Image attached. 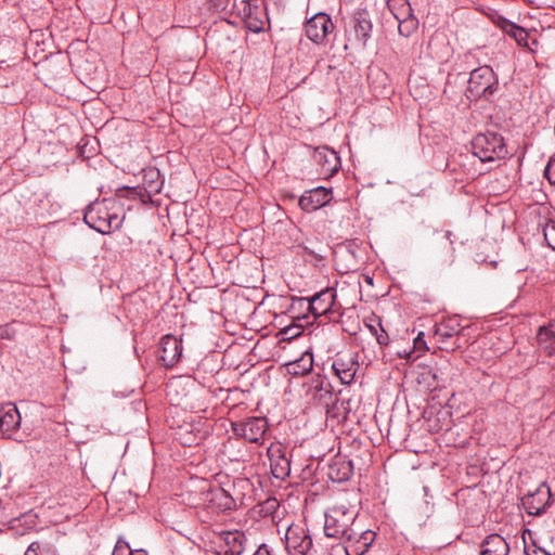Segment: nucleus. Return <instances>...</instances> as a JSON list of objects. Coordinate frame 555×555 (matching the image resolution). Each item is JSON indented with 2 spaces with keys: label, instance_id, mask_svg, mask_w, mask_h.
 Segmentation results:
<instances>
[{
  "label": "nucleus",
  "instance_id": "obj_1",
  "mask_svg": "<svg viewBox=\"0 0 555 555\" xmlns=\"http://www.w3.org/2000/svg\"><path fill=\"white\" fill-rule=\"evenodd\" d=\"M122 219L116 209V203L111 199L91 204L83 216L85 222L102 234L118 230L121 227Z\"/></svg>",
  "mask_w": 555,
  "mask_h": 555
},
{
  "label": "nucleus",
  "instance_id": "obj_2",
  "mask_svg": "<svg viewBox=\"0 0 555 555\" xmlns=\"http://www.w3.org/2000/svg\"><path fill=\"white\" fill-rule=\"evenodd\" d=\"M358 513L345 505H335L325 513L324 533L327 538L341 541L357 524Z\"/></svg>",
  "mask_w": 555,
  "mask_h": 555
},
{
  "label": "nucleus",
  "instance_id": "obj_3",
  "mask_svg": "<svg viewBox=\"0 0 555 555\" xmlns=\"http://www.w3.org/2000/svg\"><path fill=\"white\" fill-rule=\"evenodd\" d=\"M472 151L482 163L501 160L508 154L504 138L490 131L474 137Z\"/></svg>",
  "mask_w": 555,
  "mask_h": 555
},
{
  "label": "nucleus",
  "instance_id": "obj_4",
  "mask_svg": "<svg viewBox=\"0 0 555 555\" xmlns=\"http://www.w3.org/2000/svg\"><path fill=\"white\" fill-rule=\"evenodd\" d=\"M499 87V81L493 69L488 66H480L472 70L467 92L473 99H489Z\"/></svg>",
  "mask_w": 555,
  "mask_h": 555
},
{
  "label": "nucleus",
  "instance_id": "obj_5",
  "mask_svg": "<svg viewBox=\"0 0 555 555\" xmlns=\"http://www.w3.org/2000/svg\"><path fill=\"white\" fill-rule=\"evenodd\" d=\"M284 543L288 555H308L313 547L309 530L298 524H292L287 527Z\"/></svg>",
  "mask_w": 555,
  "mask_h": 555
},
{
  "label": "nucleus",
  "instance_id": "obj_6",
  "mask_svg": "<svg viewBox=\"0 0 555 555\" xmlns=\"http://www.w3.org/2000/svg\"><path fill=\"white\" fill-rule=\"evenodd\" d=\"M376 533L373 530H363L357 525L352 532H349L340 542L344 545L346 555H363L375 541Z\"/></svg>",
  "mask_w": 555,
  "mask_h": 555
},
{
  "label": "nucleus",
  "instance_id": "obj_7",
  "mask_svg": "<svg viewBox=\"0 0 555 555\" xmlns=\"http://www.w3.org/2000/svg\"><path fill=\"white\" fill-rule=\"evenodd\" d=\"M247 545L243 531H223L218 535L215 555H242Z\"/></svg>",
  "mask_w": 555,
  "mask_h": 555
},
{
  "label": "nucleus",
  "instance_id": "obj_8",
  "mask_svg": "<svg viewBox=\"0 0 555 555\" xmlns=\"http://www.w3.org/2000/svg\"><path fill=\"white\" fill-rule=\"evenodd\" d=\"M335 26L332 18L326 13H317L305 24L306 36L312 42L321 44L326 37L333 33Z\"/></svg>",
  "mask_w": 555,
  "mask_h": 555
},
{
  "label": "nucleus",
  "instance_id": "obj_9",
  "mask_svg": "<svg viewBox=\"0 0 555 555\" xmlns=\"http://www.w3.org/2000/svg\"><path fill=\"white\" fill-rule=\"evenodd\" d=\"M359 367L358 354L354 352H339L332 363L335 375L344 385H350L354 380Z\"/></svg>",
  "mask_w": 555,
  "mask_h": 555
},
{
  "label": "nucleus",
  "instance_id": "obj_10",
  "mask_svg": "<svg viewBox=\"0 0 555 555\" xmlns=\"http://www.w3.org/2000/svg\"><path fill=\"white\" fill-rule=\"evenodd\" d=\"M236 436L243 437L249 442L257 443L262 440L267 429L268 423L264 417H249L233 426Z\"/></svg>",
  "mask_w": 555,
  "mask_h": 555
},
{
  "label": "nucleus",
  "instance_id": "obj_11",
  "mask_svg": "<svg viewBox=\"0 0 555 555\" xmlns=\"http://www.w3.org/2000/svg\"><path fill=\"white\" fill-rule=\"evenodd\" d=\"M462 328L456 319H448L435 327V337L440 344V349L446 351H455L461 348V344L454 340L451 345H448L450 338L459 336Z\"/></svg>",
  "mask_w": 555,
  "mask_h": 555
},
{
  "label": "nucleus",
  "instance_id": "obj_12",
  "mask_svg": "<svg viewBox=\"0 0 555 555\" xmlns=\"http://www.w3.org/2000/svg\"><path fill=\"white\" fill-rule=\"evenodd\" d=\"M21 414L13 403H8L0 409V433L3 437L18 440Z\"/></svg>",
  "mask_w": 555,
  "mask_h": 555
},
{
  "label": "nucleus",
  "instance_id": "obj_13",
  "mask_svg": "<svg viewBox=\"0 0 555 555\" xmlns=\"http://www.w3.org/2000/svg\"><path fill=\"white\" fill-rule=\"evenodd\" d=\"M159 361L166 367L173 366L182 354L181 341L173 335H165L159 343Z\"/></svg>",
  "mask_w": 555,
  "mask_h": 555
},
{
  "label": "nucleus",
  "instance_id": "obj_14",
  "mask_svg": "<svg viewBox=\"0 0 555 555\" xmlns=\"http://www.w3.org/2000/svg\"><path fill=\"white\" fill-rule=\"evenodd\" d=\"M332 199V191L318 186L306 191L299 198V206L305 211H314L325 206Z\"/></svg>",
  "mask_w": 555,
  "mask_h": 555
},
{
  "label": "nucleus",
  "instance_id": "obj_15",
  "mask_svg": "<svg viewBox=\"0 0 555 555\" xmlns=\"http://www.w3.org/2000/svg\"><path fill=\"white\" fill-rule=\"evenodd\" d=\"M550 499V488L542 485L533 493H529L522 498V506L529 515L537 516L544 512Z\"/></svg>",
  "mask_w": 555,
  "mask_h": 555
},
{
  "label": "nucleus",
  "instance_id": "obj_16",
  "mask_svg": "<svg viewBox=\"0 0 555 555\" xmlns=\"http://www.w3.org/2000/svg\"><path fill=\"white\" fill-rule=\"evenodd\" d=\"M206 507L212 513L230 511L235 506L233 498L222 488H215L205 494Z\"/></svg>",
  "mask_w": 555,
  "mask_h": 555
},
{
  "label": "nucleus",
  "instance_id": "obj_17",
  "mask_svg": "<svg viewBox=\"0 0 555 555\" xmlns=\"http://www.w3.org/2000/svg\"><path fill=\"white\" fill-rule=\"evenodd\" d=\"M353 31L357 42L364 48L371 38L373 24L366 10H358L352 16Z\"/></svg>",
  "mask_w": 555,
  "mask_h": 555
},
{
  "label": "nucleus",
  "instance_id": "obj_18",
  "mask_svg": "<svg viewBox=\"0 0 555 555\" xmlns=\"http://www.w3.org/2000/svg\"><path fill=\"white\" fill-rule=\"evenodd\" d=\"M335 299L336 292L333 288H325L310 299L309 309L314 317L325 315L332 312Z\"/></svg>",
  "mask_w": 555,
  "mask_h": 555
},
{
  "label": "nucleus",
  "instance_id": "obj_19",
  "mask_svg": "<svg viewBox=\"0 0 555 555\" xmlns=\"http://www.w3.org/2000/svg\"><path fill=\"white\" fill-rule=\"evenodd\" d=\"M314 158L321 165L322 173L325 176L331 177L339 169L340 158L334 150L327 147L318 149Z\"/></svg>",
  "mask_w": 555,
  "mask_h": 555
},
{
  "label": "nucleus",
  "instance_id": "obj_20",
  "mask_svg": "<svg viewBox=\"0 0 555 555\" xmlns=\"http://www.w3.org/2000/svg\"><path fill=\"white\" fill-rule=\"evenodd\" d=\"M268 454L271 463V472L273 476L278 479H284L289 475L291 472V462L289 460L281 453L280 448H269Z\"/></svg>",
  "mask_w": 555,
  "mask_h": 555
},
{
  "label": "nucleus",
  "instance_id": "obj_21",
  "mask_svg": "<svg viewBox=\"0 0 555 555\" xmlns=\"http://www.w3.org/2000/svg\"><path fill=\"white\" fill-rule=\"evenodd\" d=\"M509 545L500 534L489 535L481 545L480 555H508Z\"/></svg>",
  "mask_w": 555,
  "mask_h": 555
},
{
  "label": "nucleus",
  "instance_id": "obj_22",
  "mask_svg": "<svg viewBox=\"0 0 555 555\" xmlns=\"http://www.w3.org/2000/svg\"><path fill=\"white\" fill-rule=\"evenodd\" d=\"M313 367V354L310 351H305L301 357L295 361L286 364L287 373L294 376H302Z\"/></svg>",
  "mask_w": 555,
  "mask_h": 555
},
{
  "label": "nucleus",
  "instance_id": "obj_23",
  "mask_svg": "<svg viewBox=\"0 0 555 555\" xmlns=\"http://www.w3.org/2000/svg\"><path fill=\"white\" fill-rule=\"evenodd\" d=\"M539 348L547 356L555 354V331L552 325L541 326L537 333Z\"/></svg>",
  "mask_w": 555,
  "mask_h": 555
},
{
  "label": "nucleus",
  "instance_id": "obj_24",
  "mask_svg": "<svg viewBox=\"0 0 555 555\" xmlns=\"http://www.w3.org/2000/svg\"><path fill=\"white\" fill-rule=\"evenodd\" d=\"M499 26L505 34L513 37L519 44L526 43L528 34L522 27H519L505 18H502L499 22Z\"/></svg>",
  "mask_w": 555,
  "mask_h": 555
},
{
  "label": "nucleus",
  "instance_id": "obj_25",
  "mask_svg": "<svg viewBox=\"0 0 555 555\" xmlns=\"http://www.w3.org/2000/svg\"><path fill=\"white\" fill-rule=\"evenodd\" d=\"M24 555H57L55 546L47 541L31 542Z\"/></svg>",
  "mask_w": 555,
  "mask_h": 555
},
{
  "label": "nucleus",
  "instance_id": "obj_26",
  "mask_svg": "<svg viewBox=\"0 0 555 555\" xmlns=\"http://www.w3.org/2000/svg\"><path fill=\"white\" fill-rule=\"evenodd\" d=\"M387 5L397 21L405 18L412 13V8L408 0H388Z\"/></svg>",
  "mask_w": 555,
  "mask_h": 555
},
{
  "label": "nucleus",
  "instance_id": "obj_27",
  "mask_svg": "<svg viewBox=\"0 0 555 555\" xmlns=\"http://www.w3.org/2000/svg\"><path fill=\"white\" fill-rule=\"evenodd\" d=\"M280 507V503L275 498H268L260 502L256 507L255 512L261 517L273 516Z\"/></svg>",
  "mask_w": 555,
  "mask_h": 555
},
{
  "label": "nucleus",
  "instance_id": "obj_28",
  "mask_svg": "<svg viewBox=\"0 0 555 555\" xmlns=\"http://www.w3.org/2000/svg\"><path fill=\"white\" fill-rule=\"evenodd\" d=\"M524 550L527 555H551L544 548L539 547L532 540V532L526 529L522 532Z\"/></svg>",
  "mask_w": 555,
  "mask_h": 555
},
{
  "label": "nucleus",
  "instance_id": "obj_29",
  "mask_svg": "<svg viewBox=\"0 0 555 555\" xmlns=\"http://www.w3.org/2000/svg\"><path fill=\"white\" fill-rule=\"evenodd\" d=\"M398 22V31L401 36L409 37L414 30L417 29L418 21L411 13L405 18H400Z\"/></svg>",
  "mask_w": 555,
  "mask_h": 555
},
{
  "label": "nucleus",
  "instance_id": "obj_30",
  "mask_svg": "<svg viewBox=\"0 0 555 555\" xmlns=\"http://www.w3.org/2000/svg\"><path fill=\"white\" fill-rule=\"evenodd\" d=\"M544 240L555 250V220H548L543 227Z\"/></svg>",
  "mask_w": 555,
  "mask_h": 555
},
{
  "label": "nucleus",
  "instance_id": "obj_31",
  "mask_svg": "<svg viewBox=\"0 0 555 555\" xmlns=\"http://www.w3.org/2000/svg\"><path fill=\"white\" fill-rule=\"evenodd\" d=\"M132 550L129 544L125 541L118 540L112 555H131Z\"/></svg>",
  "mask_w": 555,
  "mask_h": 555
},
{
  "label": "nucleus",
  "instance_id": "obj_32",
  "mask_svg": "<svg viewBox=\"0 0 555 555\" xmlns=\"http://www.w3.org/2000/svg\"><path fill=\"white\" fill-rule=\"evenodd\" d=\"M16 332L11 324L0 325V339L12 340L15 338Z\"/></svg>",
  "mask_w": 555,
  "mask_h": 555
},
{
  "label": "nucleus",
  "instance_id": "obj_33",
  "mask_svg": "<svg viewBox=\"0 0 555 555\" xmlns=\"http://www.w3.org/2000/svg\"><path fill=\"white\" fill-rule=\"evenodd\" d=\"M245 23L247 28L254 33H259L263 29V22L261 20L249 17Z\"/></svg>",
  "mask_w": 555,
  "mask_h": 555
},
{
  "label": "nucleus",
  "instance_id": "obj_34",
  "mask_svg": "<svg viewBox=\"0 0 555 555\" xmlns=\"http://www.w3.org/2000/svg\"><path fill=\"white\" fill-rule=\"evenodd\" d=\"M544 175L551 184H555V158L550 159L545 167Z\"/></svg>",
  "mask_w": 555,
  "mask_h": 555
},
{
  "label": "nucleus",
  "instance_id": "obj_35",
  "mask_svg": "<svg viewBox=\"0 0 555 555\" xmlns=\"http://www.w3.org/2000/svg\"><path fill=\"white\" fill-rule=\"evenodd\" d=\"M377 326L379 327V332L375 335L376 341L379 345H387L389 341V336L386 331L383 328L380 320H377Z\"/></svg>",
  "mask_w": 555,
  "mask_h": 555
},
{
  "label": "nucleus",
  "instance_id": "obj_36",
  "mask_svg": "<svg viewBox=\"0 0 555 555\" xmlns=\"http://www.w3.org/2000/svg\"><path fill=\"white\" fill-rule=\"evenodd\" d=\"M253 555H276V552L269 545L261 544Z\"/></svg>",
  "mask_w": 555,
  "mask_h": 555
},
{
  "label": "nucleus",
  "instance_id": "obj_37",
  "mask_svg": "<svg viewBox=\"0 0 555 555\" xmlns=\"http://www.w3.org/2000/svg\"><path fill=\"white\" fill-rule=\"evenodd\" d=\"M351 473V465L350 463L345 467V472L343 474L341 477H338L339 480H343V479H348L349 478V475Z\"/></svg>",
  "mask_w": 555,
  "mask_h": 555
},
{
  "label": "nucleus",
  "instance_id": "obj_38",
  "mask_svg": "<svg viewBox=\"0 0 555 555\" xmlns=\"http://www.w3.org/2000/svg\"><path fill=\"white\" fill-rule=\"evenodd\" d=\"M422 335L423 333H420L417 335V337L414 339V346L418 348V346L422 344V345H425V341L423 340L422 338Z\"/></svg>",
  "mask_w": 555,
  "mask_h": 555
},
{
  "label": "nucleus",
  "instance_id": "obj_39",
  "mask_svg": "<svg viewBox=\"0 0 555 555\" xmlns=\"http://www.w3.org/2000/svg\"><path fill=\"white\" fill-rule=\"evenodd\" d=\"M367 326H369L370 332L373 335H376L379 332V327L377 326V323L376 324H370Z\"/></svg>",
  "mask_w": 555,
  "mask_h": 555
},
{
  "label": "nucleus",
  "instance_id": "obj_40",
  "mask_svg": "<svg viewBox=\"0 0 555 555\" xmlns=\"http://www.w3.org/2000/svg\"><path fill=\"white\" fill-rule=\"evenodd\" d=\"M451 235H452V233H451L450 231H447V232H446V238L449 241L448 248H449L450 250H452V249H453V247H452V240H451Z\"/></svg>",
  "mask_w": 555,
  "mask_h": 555
},
{
  "label": "nucleus",
  "instance_id": "obj_41",
  "mask_svg": "<svg viewBox=\"0 0 555 555\" xmlns=\"http://www.w3.org/2000/svg\"><path fill=\"white\" fill-rule=\"evenodd\" d=\"M131 555H146L144 550H134Z\"/></svg>",
  "mask_w": 555,
  "mask_h": 555
},
{
  "label": "nucleus",
  "instance_id": "obj_42",
  "mask_svg": "<svg viewBox=\"0 0 555 555\" xmlns=\"http://www.w3.org/2000/svg\"><path fill=\"white\" fill-rule=\"evenodd\" d=\"M173 386H175V383H170V384L167 386V395H168V396L170 395V392H171V390H172Z\"/></svg>",
  "mask_w": 555,
  "mask_h": 555
},
{
  "label": "nucleus",
  "instance_id": "obj_43",
  "mask_svg": "<svg viewBox=\"0 0 555 555\" xmlns=\"http://www.w3.org/2000/svg\"><path fill=\"white\" fill-rule=\"evenodd\" d=\"M410 353H411V352H404V353L402 354V353H400V352H399L398 354H399V357H401V358H403V357L409 358V357H410Z\"/></svg>",
  "mask_w": 555,
  "mask_h": 555
},
{
  "label": "nucleus",
  "instance_id": "obj_44",
  "mask_svg": "<svg viewBox=\"0 0 555 555\" xmlns=\"http://www.w3.org/2000/svg\"><path fill=\"white\" fill-rule=\"evenodd\" d=\"M152 191L158 192V191H159V189H158V188H155V189H152Z\"/></svg>",
  "mask_w": 555,
  "mask_h": 555
}]
</instances>
